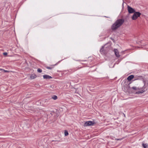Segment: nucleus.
Listing matches in <instances>:
<instances>
[{"label": "nucleus", "instance_id": "obj_1", "mask_svg": "<svg viewBox=\"0 0 148 148\" xmlns=\"http://www.w3.org/2000/svg\"><path fill=\"white\" fill-rule=\"evenodd\" d=\"M147 81L146 79L142 76H139V93L144 92L147 90V85L146 83Z\"/></svg>", "mask_w": 148, "mask_h": 148}, {"label": "nucleus", "instance_id": "obj_2", "mask_svg": "<svg viewBox=\"0 0 148 148\" xmlns=\"http://www.w3.org/2000/svg\"><path fill=\"white\" fill-rule=\"evenodd\" d=\"M124 21V20L123 19H119L117 20L112 26V30H116L122 25Z\"/></svg>", "mask_w": 148, "mask_h": 148}, {"label": "nucleus", "instance_id": "obj_3", "mask_svg": "<svg viewBox=\"0 0 148 148\" xmlns=\"http://www.w3.org/2000/svg\"><path fill=\"white\" fill-rule=\"evenodd\" d=\"M127 9L128 12L129 13H133L136 12L134 9L129 5L127 6Z\"/></svg>", "mask_w": 148, "mask_h": 148}, {"label": "nucleus", "instance_id": "obj_4", "mask_svg": "<svg viewBox=\"0 0 148 148\" xmlns=\"http://www.w3.org/2000/svg\"><path fill=\"white\" fill-rule=\"evenodd\" d=\"M94 123L92 121H88L86 122L84 125V126L86 127L88 126L93 125Z\"/></svg>", "mask_w": 148, "mask_h": 148}, {"label": "nucleus", "instance_id": "obj_5", "mask_svg": "<svg viewBox=\"0 0 148 148\" xmlns=\"http://www.w3.org/2000/svg\"><path fill=\"white\" fill-rule=\"evenodd\" d=\"M139 16V12H136L134 13L132 17V19L133 20H136Z\"/></svg>", "mask_w": 148, "mask_h": 148}, {"label": "nucleus", "instance_id": "obj_6", "mask_svg": "<svg viewBox=\"0 0 148 148\" xmlns=\"http://www.w3.org/2000/svg\"><path fill=\"white\" fill-rule=\"evenodd\" d=\"M114 51L116 56L118 58L120 57V55L119 54V52L118 50L116 49H114Z\"/></svg>", "mask_w": 148, "mask_h": 148}, {"label": "nucleus", "instance_id": "obj_7", "mask_svg": "<svg viewBox=\"0 0 148 148\" xmlns=\"http://www.w3.org/2000/svg\"><path fill=\"white\" fill-rule=\"evenodd\" d=\"M43 77L44 79H50L52 78L51 76L47 75H44L43 76Z\"/></svg>", "mask_w": 148, "mask_h": 148}, {"label": "nucleus", "instance_id": "obj_8", "mask_svg": "<svg viewBox=\"0 0 148 148\" xmlns=\"http://www.w3.org/2000/svg\"><path fill=\"white\" fill-rule=\"evenodd\" d=\"M134 77V76L133 75H131L129 76L127 78V79L128 81H130Z\"/></svg>", "mask_w": 148, "mask_h": 148}, {"label": "nucleus", "instance_id": "obj_9", "mask_svg": "<svg viewBox=\"0 0 148 148\" xmlns=\"http://www.w3.org/2000/svg\"><path fill=\"white\" fill-rule=\"evenodd\" d=\"M36 75L35 74H33L31 75L30 76V78L31 79H34L36 78Z\"/></svg>", "mask_w": 148, "mask_h": 148}, {"label": "nucleus", "instance_id": "obj_10", "mask_svg": "<svg viewBox=\"0 0 148 148\" xmlns=\"http://www.w3.org/2000/svg\"><path fill=\"white\" fill-rule=\"evenodd\" d=\"M52 98L54 100H56L57 99V97L56 96L53 95L52 97Z\"/></svg>", "mask_w": 148, "mask_h": 148}, {"label": "nucleus", "instance_id": "obj_11", "mask_svg": "<svg viewBox=\"0 0 148 148\" xmlns=\"http://www.w3.org/2000/svg\"><path fill=\"white\" fill-rule=\"evenodd\" d=\"M142 146L144 148H146L148 146L147 144H145L144 143H143Z\"/></svg>", "mask_w": 148, "mask_h": 148}, {"label": "nucleus", "instance_id": "obj_12", "mask_svg": "<svg viewBox=\"0 0 148 148\" xmlns=\"http://www.w3.org/2000/svg\"><path fill=\"white\" fill-rule=\"evenodd\" d=\"M69 133L68 131L66 130H65L64 132V135L65 136H67L68 135Z\"/></svg>", "mask_w": 148, "mask_h": 148}, {"label": "nucleus", "instance_id": "obj_13", "mask_svg": "<svg viewBox=\"0 0 148 148\" xmlns=\"http://www.w3.org/2000/svg\"><path fill=\"white\" fill-rule=\"evenodd\" d=\"M37 72L39 73H41L42 72V70L40 69H37Z\"/></svg>", "mask_w": 148, "mask_h": 148}, {"label": "nucleus", "instance_id": "obj_14", "mask_svg": "<svg viewBox=\"0 0 148 148\" xmlns=\"http://www.w3.org/2000/svg\"><path fill=\"white\" fill-rule=\"evenodd\" d=\"M104 50V47H103L100 49V51L101 52H103Z\"/></svg>", "mask_w": 148, "mask_h": 148}, {"label": "nucleus", "instance_id": "obj_15", "mask_svg": "<svg viewBox=\"0 0 148 148\" xmlns=\"http://www.w3.org/2000/svg\"><path fill=\"white\" fill-rule=\"evenodd\" d=\"M126 82H125L123 84V86H124V87H126Z\"/></svg>", "mask_w": 148, "mask_h": 148}, {"label": "nucleus", "instance_id": "obj_16", "mask_svg": "<svg viewBox=\"0 0 148 148\" xmlns=\"http://www.w3.org/2000/svg\"><path fill=\"white\" fill-rule=\"evenodd\" d=\"M3 55L5 56H6L7 55V53L6 52L3 53Z\"/></svg>", "mask_w": 148, "mask_h": 148}, {"label": "nucleus", "instance_id": "obj_17", "mask_svg": "<svg viewBox=\"0 0 148 148\" xmlns=\"http://www.w3.org/2000/svg\"><path fill=\"white\" fill-rule=\"evenodd\" d=\"M3 71H4V72H5L9 73V72H10V71H9L5 70H3Z\"/></svg>", "mask_w": 148, "mask_h": 148}, {"label": "nucleus", "instance_id": "obj_18", "mask_svg": "<svg viewBox=\"0 0 148 148\" xmlns=\"http://www.w3.org/2000/svg\"><path fill=\"white\" fill-rule=\"evenodd\" d=\"M47 69H52V68H51L50 67H47Z\"/></svg>", "mask_w": 148, "mask_h": 148}, {"label": "nucleus", "instance_id": "obj_19", "mask_svg": "<svg viewBox=\"0 0 148 148\" xmlns=\"http://www.w3.org/2000/svg\"><path fill=\"white\" fill-rule=\"evenodd\" d=\"M132 88L134 89V90H136V87H133Z\"/></svg>", "mask_w": 148, "mask_h": 148}, {"label": "nucleus", "instance_id": "obj_20", "mask_svg": "<svg viewBox=\"0 0 148 148\" xmlns=\"http://www.w3.org/2000/svg\"><path fill=\"white\" fill-rule=\"evenodd\" d=\"M122 139H116V140H121Z\"/></svg>", "mask_w": 148, "mask_h": 148}, {"label": "nucleus", "instance_id": "obj_21", "mask_svg": "<svg viewBox=\"0 0 148 148\" xmlns=\"http://www.w3.org/2000/svg\"><path fill=\"white\" fill-rule=\"evenodd\" d=\"M3 70H4V69H0V70H2V71H3Z\"/></svg>", "mask_w": 148, "mask_h": 148}, {"label": "nucleus", "instance_id": "obj_22", "mask_svg": "<svg viewBox=\"0 0 148 148\" xmlns=\"http://www.w3.org/2000/svg\"><path fill=\"white\" fill-rule=\"evenodd\" d=\"M52 86H50V87H51V88H52Z\"/></svg>", "mask_w": 148, "mask_h": 148}, {"label": "nucleus", "instance_id": "obj_23", "mask_svg": "<svg viewBox=\"0 0 148 148\" xmlns=\"http://www.w3.org/2000/svg\"><path fill=\"white\" fill-rule=\"evenodd\" d=\"M140 14H141V13L139 12V16L140 15Z\"/></svg>", "mask_w": 148, "mask_h": 148}]
</instances>
